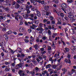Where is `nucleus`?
Instances as JSON below:
<instances>
[{"instance_id":"obj_1","label":"nucleus","mask_w":76,"mask_h":76,"mask_svg":"<svg viewBox=\"0 0 76 76\" xmlns=\"http://www.w3.org/2000/svg\"><path fill=\"white\" fill-rule=\"evenodd\" d=\"M71 14V12L69 13L68 15H68L67 16L68 17V18H69L70 20L72 22H75V19L74 18V15Z\"/></svg>"},{"instance_id":"obj_2","label":"nucleus","mask_w":76,"mask_h":76,"mask_svg":"<svg viewBox=\"0 0 76 76\" xmlns=\"http://www.w3.org/2000/svg\"><path fill=\"white\" fill-rule=\"evenodd\" d=\"M61 7H62L61 9L66 14H67V12L66 11L67 10L66 9L67 8V5L66 4H62L61 5Z\"/></svg>"},{"instance_id":"obj_3","label":"nucleus","mask_w":76,"mask_h":76,"mask_svg":"<svg viewBox=\"0 0 76 76\" xmlns=\"http://www.w3.org/2000/svg\"><path fill=\"white\" fill-rule=\"evenodd\" d=\"M48 71L49 72V74L50 75H52L53 73V74H56V73H57V71H54V70L53 69H51L50 68H49L48 69Z\"/></svg>"},{"instance_id":"obj_4","label":"nucleus","mask_w":76,"mask_h":76,"mask_svg":"<svg viewBox=\"0 0 76 76\" xmlns=\"http://www.w3.org/2000/svg\"><path fill=\"white\" fill-rule=\"evenodd\" d=\"M43 4V7L45 9H49V6H47L46 5V4H47L46 2H45Z\"/></svg>"},{"instance_id":"obj_5","label":"nucleus","mask_w":76,"mask_h":76,"mask_svg":"<svg viewBox=\"0 0 76 76\" xmlns=\"http://www.w3.org/2000/svg\"><path fill=\"white\" fill-rule=\"evenodd\" d=\"M22 67V65L21 64H19L16 66V69H19V67Z\"/></svg>"},{"instance_id":"obj_6","label":"nucleus","mask_w":76,"mask_h":76,"mask_svg":"<svg viewBox=\"0 0 76 76\" xmlns=\"http://www.w3.org/2000/svg\"><path fill=\"white\" fill-rule=\"evenodd\" d=\"M24 30L25 28L23 27H21L19 28V31L20 32H24Z\"/></svg>"},{"instance_id":"obj_7","label":"nucleus","mask_w":76,"mask_h":76,"mask_svg":"<svg viewBox=\"0 0 76 76\" xmlns=\"http://www.w3.org/2000/svg\"><path fill=\"white\" fill-rule=\"evenodd\" d=\"M20 7V5L18 4H16L15 6V8L17 9H18Z\"/></svg>"},{"instance_id":"obj_8","label":"nucleus","mask_w":76,"mask_h":76,"mask_svg":"<svg viewBox=\"0 0 76 76\" xmlns=\"http://www.w3.org/2000/svg\"><path fill=\"white\" fill-rule=\"evenodd\" d=\"M51 66L52 67V68H53V69H56V68L58 66V65H53V64H52L51 65Z\"/></svg>"},{"instance_id":"obj_9","label":"nucleus","mask_w":76,"mask_h":76,"mask_svg":"<svg viewBox=\"0 0 76 76\" xmlns=\"http://www.w3.org/2000/svg\"><path fill=\"white\" fill-rule=\"evenodd\" d=\"M29 17V15L27 14H26L24 15V16H23V18L24 19H28V18Z\"/></svg>"},{"instance_id":"obj_10","label":"nucleus","mask_w":76,"mask_h":76,"mask_svg":"<svg viewBox=\"0 0 76 76\" xmlns=\"http://www.w3.org/2000/svg\"><path fill=\"white\" fill-rule=\"evenodd\" d=\"M20 10L21 11H23V12H24L25 10H26V9L24 7L21 6L20 8Z\"/></svg>"},{"instance_id":"obj_11","label":"nucleus","mask_w":76,"mask_h":76,"mask_svg":"<svg viewBox=\"0 0 76 76\" xmlns=\"http://www.w3.org/2000/svg\"><path fill=\"white\" fill-rule=\"evenodd\" d=\"M37 15L38 17H41V13H40V12L39 11L37 10Z\"/></svg>"},{"instance_id":"obj_12","label":"nucleus","mask_w":76,"mask_h":76,"mask_svg":"<svg viewBox=\"0 0 76 76\" xmlns=\"http://www.w3.org/2000/svg\"><path fill=\"white\" fill-rule=\"evenodd\" d=\"M65 50H64V52H65V53H67V52H69V49L67 48H65Z\"/></svg>"},{"instance_id":"obj_13","label":"nucleus","mask_w":76,"mask_h":76,"mask_svg":"<svg viewBox=\"0 0 76 76\" xmlns=\"http://www.w3.org/2000/svg\"><path fill=\"white\" fill-rule=\"evenodd\" d=\"M57 19L58 20V24H61V22H60L61 20L60 18L58 17L57 18Z\"/></svg>"},{"instance_id":"obj_14","label":"nucleus","mask_w":76,"mask_h":76,"mask_svg":"<svg viewBox=\"0 0 76 76\" xmlns=\"http://www.w3.org/2000/svg\"><path fill=\"white\" fill-rule=\"evenodd\" d=\"M51 66V64H48V65H47L46 66V69H47V68H50V67Z\"/></svg>"},{"instance_id":"obj_15","label":"nucleus","mask_w":76,"mask_h":76,"mask_svg":"<svg viewBox=\"0 0 76 76\" xmlns=\"http://www.w3.org/2000/svg\"><path fill=\"white\" fill-rule=\"evenodd\" d=\"M17 2L18 3L22 4V3H23V2L21 0L20 1V0H17Z\"/></svg>"},{"instance_id":"obj_16","label":"nucleus","mask_w":76,"mask_h":76,"mask_svg":"<svg viewBox=\"0 0 76 76\" xmlns=\"http://www.w3.org/2000/svg\"><path fill=\"white\" fill-rule=\"evenodd\" d=\"M57 33H53L52 34V38H54L57 35Z\"/></svg>"},{"instance_id":"obj_17","label":"nucleus","mask_w":76,"mask_h":76,"mask_svg":"<svg viewBox=\"0 0 76 76\" xmlns=\"http://www.w3.org/2000/svg\"><path fill=\"white\" fill-rule=\"evenodd\" d=\"M6 12H7V11H9L10 10V8L9 7H7L4 9Z\"/></svg>"},{"instance_id":"obj_18","label":"nucleus","mask_w":76,"mask_h":76,"mask_svg":"<svg viewBox=\"0 0 76 76\" xmlns=\"http://www.w3.org/2000/svg\"><path fill=\"white\" fill-rule=\"evenodd\" d=\"M61 67H62V66L61 65H60L59 66V67L57 68V70L58 71L59 70L61 69Z\"/></svg>"},{"instance_id":"obj_19","label":"nucleus","mask_w":76,"mask_h":76,"mask_svg":"<svg viewBox=\"0 0 76 76\" xmlns=\"http://www.w3.org/2000/svg\"><path fill=\"white\" fill-rule=\"evenodd\" d=\"M5 38L6 41H8V40H9V36L7 35H6Z\"/></svg>"},{"instance_id":"obj_20","label":"nucleus","mask_w":76,"mask_h":76,"mask_svg":"<svg viewBox=\"0 0 76 76\" xmlns=\"http://www.w3.org/2000/svg\"><path fill=\"white\" fill-rule=\"evenodd\" d=\"M26 10H29V6L28 5H26Z\"/></svg>"},{"instance_id":"obj_21","label":"nucleus","mask_w":76,"mask_h":76,"mask_svg":"<svg viewBox=\"0 0 76 76\" xmlns=\"http://www.w3.org/2000/svg\"><path fill=\"white\" fill-rule=\"evenodd\" d=\"M48 33L49 35H51V31L50 30H48Z\"/></svg>"},{"instance_id":"obj_22","label":"nucleus","mask_w":76,"mask_h":76,"mask_svg":"<svg viewBox=\"0 0 76 76\" xmlns=\"http://www.w3.org/2000/svg\"><path fill=\"white\" fill-rule=\"evenodd\" d=\"M7 17L8 18H10V19H12V17H11V16L10 15V14H7Z\"/></svg>"},{"instance_id":"obj_23","label":"nucleus","mask_w":76,"mask_h":76,"mask_svg":"<svg viewBox=\"0 0 76 76\" xmlns=\"http://www.w3.org/2000/svg\"><path fill=\"white\" fill-rule=\"evenodd\" d=\"M55 12H56V13H58V16H60V15H61V12H57L56 10H55Z\"/></svg>"},{"instance_id":"obj_24","label":"nucleus","mask_w":76,"mask_h":76,"mask_svg":"<svg viewBox=\"0 0 76 76\" xmlns=\"http://www.w3.org/2000/svg\"><path fill=\"white\" fill-rule=\"evenodd\" d=\"M46 73H47V72L46 71V70L43 71V72H42V74L43 75H45V74H46Z\"/></svg>"},{"instance_id":"obj_25","label":"nucleus","mask_w":76,"mask_h":76,"mask_svg":"<svg viewBox=\"0 0 76 76\" xmlns=\"http://www.w3.org/2000/svg\"><path fill=\"white\" fill-rule=\"evenodd\" d=\"M7 33L8 34H12V33H13V32L11 31H9L7 32Z\"/></svg>"},{"instance_id":"obj_26","label":"nucleus","mask_w":76,"mask_h":76,"mask_svg":"<svg viewBox=\"0 0 76 76\" xmlns=\"http://www.w3.org/2000/svg\"><path fill=\"white\" fill-rule=\"evenodd\" d=\"M35 69L36 71L37 72H38V71H39V68H38V67H36L35 68Z\"/></svg>"},{"instance_id":"obj_27","label":"nucleus","mask_w":76,"mask_h":76,"mask_svg":"<svg viewBox=\"0 0 76 76\" xmlns=\"http://www.w3.org/2000/svg\"><path fill=\"white\" fill-rule=\"evenodd\" d=\"M22 72H23V71L21 70H20L18 72V73L19 74V75H21L22 73Z\"/></svg>"},{"instance_id":"obj_28","label":"nucleus","mask_w":76,"mask_h":76,"mask_svg":"<svg viewBox=\"0 0 76 76\" xmlns=\"http://www.w3.org/2000/svg\"><path fill=\"white\" fill-rule=\"evenodd\" d=\"M48 50H49V51H50V50H51V46H48Z\"/></svg>"},{"instance_id":"obj_29","label":"nucleus","mask_w":76,"mask_h":76,"mask_svg":"<svg viewBox=\"0 0 76 76\" xmlns=\"http://www.w3.org/2000/svg\"><path fill=\"white\" fill-rule=\"evenodd\" d=\"M12 5H15L16 4V2L14 1L13 0H12Z\"/></svg>"},{"instance_id":"obj_30","label":"nucleus","mask_w":76,"mask_h":76,"mask_svg":"<svg viewBox=\"0 0 76 76\" xmlns=\"http://www.w3.org/2000/svg\"><path fill=\"white\" fill-rule=\"evenodd\" d=\"M10 69L7 68H5V71H6V72H9V70H10Z\"/></svg>"},{"instance_id":"obj_31","label":"nucleus","mask_w":76,"mask_h":76,"mask_svg":"<svg viewBox=\"0 0 76 76\" xmlns=\"http://www.w3.org/2000/svg\"><path fill=\"white\" fill-rule=\"evenodd\" d=\"M19 19L20 20H23V18H22V16H19Z\"/></svg>"},{"instance_id":"obj_32","label":"nucleus","mask_w":76,"mask_h":76,"mask_svg":"<svg viewBox=\"0 0 76 76\" xmlns=\"http://www.w3.org/2000/svg\"><path fill=\"white\" fill-rule=\"evenodd\" d=\"M32 61L34 64H37V61H35L34 60Z\"/></svg>"},{"instance_id":"obj_33","label":"nucleus","mask_w":76,"mask_h":76,"mask_svg":"<svg viewBox=\"0 0 76 76\" xmlns=\"http://www.w3.org/2000/svg\"><path fill=\"white\" fill-rule=\"evenodd\" d=\"M51 61V64H53L54 61V62H55V61H56V59L54 60V59H53Z\"/></svg>"},{"instance_id":"obj_34","label":"nucleus","mask_w":76,"mask_h":76,"mask_svg":"<svg viewBox=\"0 0 76 76\" xmlns=\"http://www.w3.org/2000/svg\"><path fill=\"white\" fill-rule=\"evenodd\" d=\"M24 41H25V42L26 43H28V42H29V40L28 39H25L24 40Z\"/></svg>"},{"instance_id":"obj_35","label":"nucleus","mask_w":76,"mask_h":76,"mask_svg":"<svg viewBox=\"0 0 76 76\" xmlns=\"http://www.w3.org/2000/svg\"><path fill=\"white\" fill-rule=\"evenodd\" d=\"M67 1L68 3H72L73 2L72 0H67Z\"/></svg>"},{"instance_id":"obj_36","label":"nucleus","mask_w":76,"mask_h":76,"mask_svg":"<svg viewBox=\"0 0 76 76\" xmlns=\"http://www.w3.org/2000/svg\"><path fill=\"white\" fill-rule=\"evenodd\" d=\"M42 15L44 16H46V12H44L42 13Z\"/></svg>"},{"instance_id":"obj_37","label":"nucleus","mask_w":76,"mask_h":76,"mask_svg":"<svg viewBox=\"0 0 76 76\" xmlns=\"http://www.w3.org/2000/svg\"><path fill=\"white\" fill-rule=\"evenodd\" d=\"M44 1L43 0L42 1H41L40 0V3H41L42 4H43L44 3Z\"/></svg>"},{"instance_id":"obj_38","label":"nucleus","mask_w":76,"mask_h":76,"mask_svg":"<svg viewBox=\"0 0 76 76\" xmlns=\"http://www.w3.org/2000/svg\"><path fill=\"white\" fill-rule=\"evenodd\" d=\"M64 19H65L66 20L68 21L69 20V18L67 17H65Z\"/></svg>"},{"instance_id":"obj_39","label":"nucleus","mask_w":76,"mask_h":76,"mask_svg":"<svg viewBox=\"0 0 76 76\" xmlns=\"http://www.w3.org/2000/svg\"><path fill=\"white\" fill-rule=\"evenodd\" d=\"M3 18H4V17H3V16H0V19L2 20V19H3Z\"/></svg>"},{"instance_id":"obj_40","label":"nucleus","mask_w":76,"mask_h":76,"mask_svg":"<svg viewBox=\"0 0 76 76\" xmlns=\"http://www.w3.org/2000/svg\"><path fill=\"white\" fill-rule=\"evenodd\" d=\"M71 57V55L70 54L67 55V57L68 58V59H70V58Z\"/></svg>"},{"instance_id":"obj_41","label":"nucleus","mask_w":76,"mask_h":76,"mask_svg":"<svg viewBox=\"0 0 76 76\" xmlns=\"http://www.w3.org/2000/svg\"><path fill=\"white\" fill-rule=\"evenodd\" d=\"M15 14L17 16H19V13H18V12H15Z\"/></svg>"},{"instance_id":"obj_42","label":"nucleus","mask_w":76,"mask_h":76,"mask_svg":"<svg viewBox=\"0 0 76 76\" xmlns=\"http://www.w3.org/2000/svg\"><path fill=\"white\" fill-rule=\"evenodd\" d=\"M60 15L62 18H64V14H63V13H61Z\"/></svg>"},{"instance_id":"obj_43","label":"nucleus","mask_w":76,"mask_h":76,"mask_svg":"<svg viewBox=\"0 0 76 76\" xmlns=\"http://www.w3.org/2000/svg\"><path fill=\"white\" fill-rule=\"evenodd\" d=\"M6 28L5 27L3 28L2 29V31L3 32H4V31H6Z\"/></svg>"},{"instance_id":"obj_44","label":"nucleus","mask_w":76,"mask_h":76,"mask_svg":"<svg viewBox=\"0 0 76 76\" xmlns=\"http://www.w3.org/2000/svg\"><path fill=\"white\" fill-rule=\"evenodd\" d=\"M38 58L39 59H40V60H42V57L41 56H39Z\"/></svg>"},{"instance_id":"obj_45","label":"nucleus","mask_w":76,"mask_h":76,"mask_svg":"<svg viewBox=\"0 0 76 76\" xmlns=\"http://www.w3.org/2000/svg\"><path fill=\"white\" fill-rule=\"evenodd\" d=\"M47 20L46 19H45L44 20H43V22L44 23H45L47 22Z\"/></svg>"},{"instance_id":"obj_46","label":"nucleus","mask_w":76,"mask_h":76,"mask_svg":"<svg viewBox=\"0 0 76 76\" xmlns=\"http://www.w3.org/2000/svg\"><path fill=\"white\" fill-rule=\"evenodd\" d=\"M37 2H38L39 3H41V0H35Z\"/></svg>"},{"instance_id":"obj_47","label":"nucleus","mask_w":76,"mask_h":76,"mask_svg":"<svg viewBox=\"0 0 76 76\" xmlns=\"http://www.w3.org/2000/svg\"><path fill=\"white\" fill-rule=\"evenodd\" d=\"M15 65V63H12L10 65V66H12L13 67H14Z\"/></svg>"},{"instance_id":"obj_48","label":"nucleus","mask_w":76,"mask_h":76,"mask_svg":"<svg viewBox=\"0 0 76 76\" xmlns=\"http://www.w3.org/2000/svg\"><path fill=\"white\" fill-rule=\"evenodd\" d=\"M42 56L43 57V58H46V56L45 55H42Z\"/></svg>"},{"instance_id":"obj_49","label":"nucleus","mask_w":76,"mask_h":76,"mask_svg":"<svg viewBox=\"0 0 76 76\" xmlns=\"http://www.w3.org/2000/svg\"><path fill=\"white\" fill-rule=\"evenodd\" d=\"M46 23L48 25H50V21H48Z\"/></svg>"},{"instance_id":"obj_50","label":"nucleus","mask_w":76,"mask_h":76,"mask_svg":"<svg viewBox=\"0 0 76 76\" xmlns=\"http://www.w3.org/2000/svg\"><path fill=\"white\" fill-rule=\"evenodd\" d=\"M37 47H38V45H37V44H36L34 46V48L36 49H37Z\"/></svg>"},{"instance_id":"obj_51","label":"nucleus","mask_w":76,"mask_h":76,"mask_svg":"<svg viewBox=\"0 0 76 76\" xmlns=\"http://www.w3.org/2000/svg\"><path fill=\"white\" fill-rule=\"evenodd\" d=\"M64 61L65 63H68V60L67 59H65Z\"/></svg>"},{"instance_id":"obj_52","label":"nucleus","mask_w":76,"mask_h":76,"mask_svg":"<svg viewBox=\"0 0 76 76\" xmlns=\"http://www.w3.org/2000/svg\"><path fill=\"white\" fill-rule=\"evenodd\" d=\"M3 51H4V52H5V53H9V52H8L6 50L4 49L3 50Z\"/></svg>"},{"instance_id":"obj_53","label":"nucleus","mask_w":76,"mask_h":76,"mask_svg":"<svg viewBox=\"0 0 76 76\" xmlns=\"http://www.w3.org/2000/svg\"><path fill=\"white\" fill-rule=\"evenodd\" d=\"M15 19L18 21L19 20V19H18V17H17V16L15 17Z\"/></svg>"},{"instance_id":"obj_54","label":"nucleus","mask_w":76,"mask_h":76,"mask_svg":"<svg viewBox=\"0 0 76 76\" xmlns=\"http://www.w3.org/2000/svg\"><path fill=\"white\" fill-rule=\"evenodd\" d=\"M46 38H47V37L44 36L43 37V39L44 40H45V39H46Z\"/></svg>"},{"instance_id":"obj_55","label":"nucleus","mask_w":76,"mask_h":76,"mask_svg":"<svg viewBox=\"0 0 76 76\" xmlns=\"http://www.w3.org/2000/svg\"><path fill=\"white\" fill-rule=\"evenodd\" d=\"M73 49L74 50H76V46H73Z\"/></svg>"},{"instance_id":"obj_56","label":"nucleus","mask_w":76,"mask_h":76,"mask_svg":"<svg viewBox=\"0 0 76 76\" xmlns=\"http://www.w3.org/2000/svg\"><path fill=\"white\" fill-rule=\"evenodd\" d=\"M26 10L27 11V14H28L30 13V10Z\"/></svg>"},{"instance_id":"obj_57","label":"nucleus","mask_w":76,"mask_h":76,"mask_svg":"<svg viewBox=\"0 0 76 76\" xmlns=\"http://www.w3.org/2000/svg\"><path fill=\"white\" fill-rule=\"evenodd\" d=\"M54 19V18L53 17H51L50 18V20H53Z\"/></svg>"},{"instance_id":"obj_58","label":"nucleus","mask_w":76,"mask_h":76,"mask_svg":"<svg viewBox=\"0 0 76 76\" xmlns=\"http://www.w3.org/2000/svg\"><path fill=\"white\" fill-rule=\"evenodd\" d=\"M0 1H1V2H2V3H5V1L4 0H0Z\"/></svg>"},{"instance_id":"obj_59","label":"nucleus","mask_w":76,"mask_h":76,"mask_svg":"<svg viewBox=\"0 0 76 76\" xmlns=\"http://www.w3.org/2000/svg\"><path fill=\"white\" fill-rule=\"evenodd\" d=\"M48 28L49 29H51V26H48Z\"/></svg>"},{"instance_id":"obj_60","label":"nucleus","mask_w":76,"mask_h":76,"mask_svg":"<svg viewBox=\"0 0 76 76\" xmlns=\"http://www.w3.org/2000/svg\"><path fill=\"white\" fill-rule=\"evenodd\" d=\"M21 16H22L23 18V17L24 16H25V13H22L21 14Z\"/></svg>"},{"instance_id":"obj_61","label":"nucleus","mask_w":76,"mask_h":76,"mask_svg":"<svg viewBox=\"0 0 76 76\" xmlns=\"http://www.w3.org/2000/svg\"><path fill=\"white\" fill-rule=\"evenodd\" d=\"M66 9V10L68 11H69V10H70V7H67Z\"/></svg>"},{"instance_id":"obj_62","label":"nucleus","mask_w":76,"mask_h":76,"mask_svg":"<svg viewBox=\"0 0 76 76\" xmlns=\"http://www.w3.org/2000/svg\"><path fill=\"white\" fill-rule=\"evenodd\" d=\"M25 74L24 73H22L21 74H20V76H25Z\"/></svg>"},{"instance_id":"obj_63","label":"nucleus","mask_w":76,"mask_h":76,"mask_svg":"<svg viewBox=\"0 0 76 76\" xmlns=\"http://www.w3.org/2000/svg\"><path fill=\"white\" fill-rule=\"evenodd\" d=\"M2 68H4V67L6 68L7 67V66H6V65H3L2 66Z\"/></svg>"},{"instance_id":"obj_64","label":"nucleus","mask_w":76,"mask_h":76,"mask_svg":"<svg viewBox=\"0 0 76 76\" xmlns=\"http://www.w3.org/2000/svg\"><path fill=\"white\" fill-rule=\"evenodd\" d=\"M51 76H58V75L57 74H56L55 75L53 74Z\"/></svg>"}]
</instances>
